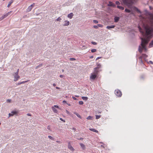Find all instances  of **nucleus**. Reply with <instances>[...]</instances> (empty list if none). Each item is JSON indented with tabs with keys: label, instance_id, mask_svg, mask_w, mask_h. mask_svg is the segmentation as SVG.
<instances>
[{
	"label": "nucleus",
	"instance_id": "obj_37",
	"mask_svg": "<svg viewBox=\"0 0 153 153\" xmlns=\"http://www.w3.org/2000/svg\"><path fill=\"white\" fill-rule=\"evenodd\" d=\"M116 4L119 5L120 4V3L118 1H116Z\"/></svg>",
	"mask_w": 153,
	"mask_h": 153
},
{
	"label": "nucleus",
	"instance_id": "obj_55",
	"mask_svg": "<svg viewBox=\"0 0 153 153\" xmlns=\"http://www.w3.org/2000/svg\"><path fill=\"white\" fill-rule=\"evenodd\" d=\"M101 146L103 148H105L103 146H102V145H101Z\"/></svg>",
	"mask_w": 153,
	"mask_h": 153
},
{
	"label": "nucleus",
	"instance_id": "obj_47",
	"mask_svg": "<svg viewBox=\"0 0 153 153\" xmlns=\"http://www.w3.org/2000/svg\"><path fill=\"white\" fill-rule=\"evenodd\" d=\"M7 102H11V100H10L8 99L7 100Z\"/></svg>",
	"mask_w": 153,
	"mask_h": 153
},
{
	"label": "nucleus",
	"instance_id": "obj_16",
	"mask_svg": "<svg viewBox=\"0 0 153 153\" xmlns=\"http://www.w3.org/2000/svg\"><path fill=\"white\" fill-rule=\"evenodd\" d=\"M89 130L91 131H92L93 132H96L97 133H98V132H99L97 130H96V129H95L94 128H90L89 129Z\"/></svg>",
	"mask_w": 153,
	"mask_h": 153
},
{
	"label": "nucleus",
	"instance_id": "obj_21",
	"mask_svg": "<svg viewBox=\"0 0 153 153\" xmlns=\"http://www.w3.org/2000/svg\"><path fill=\"white\" fill-rule=\"evenodd\" d=\"M13 0H12L9 2L8 4L7 5L8 7H9L10 6L11 4L13 3Z\"/></svg>",
	"mask_w": 153,
	"mask_h": 153
},
{
	"label": "nucleus",
	"instance_id": "obj_41",
	"mask_svg": "<svg viewBox=\"0 0 153 153\" xmlns=\"http://www.w3.org/2000/svg\"><path fill=\"white\" fill-rule=\"evenodd\" d=\"M19 71V69H18L17 70V72L16 73H15V74H16L18 75Z\"/></svg>",
	"mask_w": 153,
	"mask_h": 153
},
{
	"label": "nucleus",
	"instance_id": "obj_10",
	"mask_svg": "<svg viewBox=\"0 0 153 153\" xmlns=\"http://www.w3.org/2000/svg\"><path fill=\"white\" fill-rule=\"evenodd\" d=\"M18 113V111H12L11 113H9V116H13L14 114H16Z\"/></svg>",
	"mask_w": 153,
	"mask_h": 153
},
{
	"label": "nucleus",
	"instance_id": "obj_59",
	"mask_svg": "<svg viewBox=\"0 0 153 153\" xmlns=\"http://www.w3.org/2000/svg\"><path fill=\"white\" fill-rule=\"evenodd\" d=\"M99 113H101V112H99Z\"/></svg>",
	"mask_w": 153,
	"mask_h": 153
},
{
	"label": "nucleus",
	"instance_id": "obj_13",
	"mask_svg": "<svg viewBox=\"0 0 153 153\" xmlns=\"http://www.w3.org/2000/svg\"><path fill=\"white\" fill-rule=\"evenodd\" d=\"M108 6L114 7L115 6V4H113L112 2L109 1V4H108Z\"/></svg>",
	"mask_w": 153,
	"mask_h": 153
},
{
	"label": "nucleus",
	"instance_id": "obj_57",
	"mask_svg": "<svg viewBox=\"0 0 153 153\" xmlns=\"http://www.w3.org/2000/svg\"><path fill=\"white\" fill-rule=\"evenodd\" d=\"M137 11L139 12H140V11L138 9H137Z\"/></svg>",
	"mask_w": 153,
	"mask_h": 153
},
{
	"label": "nucleus",
	"instance_id": "obj_27",
	"mask_svg": "<svg viewBox=\"0 0 153 153\" xmlns=\"http://www.w3.org/2000/svg\"><path fill=\"white\" fill-rule=\"evenodd\" d=\"M125 11L126 12H127V13H130V10H128L127 9H125Z\"/></svg>",
	"mask_w": 153,
	"mask_h": 153
},
{
	"label": "nucleus",
	"instance_id": "obj_48",
	"mask_svg": "<svg viewBox=\"0 0 153 153\" xmlns=\"http://www.w3.org/2000/svg\"><path fill=\"white\" fill-rule=\"evenodd\" d=\"M27 115L28 116H31V115L30 114H27Z\"/></svg>",
	"mask_w": 153,
	"mask_h": 153
},
{
	"label": "nucleus",
	"instance_id": "obj_4",
	"mask_svg": "<svg viewBox=\"0 0 153 153\" xmlns=\"http://www.w3.org/2000/svg\"><path fill=\"white\" fill-rule=\"evenodd\" d=\"M12 12V11H10L2 16L0 18V21L2 20L3 19L7 17L8 15L10 14Z\"/></svg>",
	"mask_w": 153,
	"mask_h": 153
},
{
	"label": "nucleus",
	"instance_id": "obj_39",
	"mask_svg": "<svg viewBox=\"0 0 153 153\" xmlns=\"http://www.w3.org/2000/svg\"><path fill=\"white\" fill-rule=\"evenodd\" d=\"M60 120H61V121H63L64 122H65V120H63L62 118H60Z\"/></svg>",
	"mask_w": 153,
	"mask_h": 153
},
{
	"label": "nucleus",
	"instance_id": "obj_35",
	"mask_svg": "<svg viewBox=\"0 0 153 153\" xmlns=\"http://www.w3.org/2000/svg\"><path fill=\"white\" fill-rule=\"evenodd\" d=\"M66 112L69 115L70 114V112L67 110H66Z\"/></svg>",
	"mask_w": 153,
	"mask_h": 153
},
{
	"label": "nucleus",
	"instance_id": "obj_60",
	"mask_svg": "<svg viewBox=\"0 0 153 153\" xmlns=\"http://www.w3.org/2000/svg\"><path fill=\"white\" fill-rule=\"evenodd\" d=\"M1 124V123H0V125Z\"/></svg>",
	"mask_w": 153,
	"mask_h": 153
},
{
	"label": "nucleus",
	"instance_id": "obj_33",
	"mask_svg": "<svg viewBox=\"0 0 153 153\" xmlns=\"http://www.w3.org/2000/svg\"><path fill=\"white\" fill-rule=\"evenodd\" d=\"M98 26L100 27H103V25L101 24H98L97 25Z\"/></svg>",
	"mask_w": 153,
	"mask_h": 153
},
{
	"label": "nucleus",
	"instance_id": "obj_3",
	"mask_svg": "<svg viewBox=\"0 0 153 153\" xmlns=\"http://www.w3.org/2000/svg\"><path fill=\"white\" fill-rule=\"evenodd\" d=\"M122 1L124 4L129 7L133 3L134 0H122Z\"/></svg>",
	"mask_w": 153,
	"mask_h": 153
},
{
	"label": "nucleus",
	"instance_id": "obj_1",
	"mask_svg": "<svg viewBox=\"0 0 153 153\" xmlns=\"http://www.w3.org/2000/svg\"><path fill=\"white\" fill-rule=\"evenodd\" d=\"M153 25V22H151V26H149L148 25H143L144 28L145 33L142 31L141 27L139 26L138 27L140 31L142 34L143 37L141 38V44L142 48L139 46V51L141 53L143 49H146V45L147 44L150 39L152 37V32L153 31V29L152 27Z\"/></svg>",
	"mask_w": 153,
	"mask_h": 153
},
{
	"label": "nucleus",
	"instance_id": "obj_19",
	"mask_svg": "<svg viewBox=\"0 0 153 153\" xmlns=\"http://www.w3.org/2000/svg\"><path fill=\"white\" fill-rule=\"evenodd\" d=\"M80 145L83 149L84 150L85 149V146L84 144L82 143H80Z\"/></svg>",
	"mask_w": 153,
	"mask_h": 153
},
{
	"label": "nucleus",
	"instance_id": "obj_25",
	"mask_svg": "<svg viewBox=\"0 0 153 153\" xmlns=\"http://www.w3.org/2000/svg\"><path fill=\"white\" fill-rule=\"evenodd\" d=\"M101 117V115H96V118L97 119L100 118Z\"/></svg>",
	"mask_w": 153,
	"mask_h": 153
},
{
	"label": "nucleus",
	"instance_id": "obj_20",
	"mask_svg": "<svg viewBox=\"0 0 153 153\" xmlns=\"http://www.w3.org/2000/svg\"><path fill=\"white\" fill-rule=\"evenodd\" d=\"M74 114H76L78 117L81 118V117L80 116V115H79L78 113H77V112H74Z\"/></svg>",
	"mask_w": 153,
	"mask_h": 153
},
{
	"label": "nucleus",
	"instance_id": "obj_24",
	"mask_svg": "<svg viewBox=\"0 0 153 153\" xmlns=\"http://www.w3.org/2000/svg\"><path fill=\"white\" fill-rule=\"evenodd\" d=\"M117 8H119V9L121 10H123L124 9V8L123 7L121 6H117Z\"/></svg>",
	"mask_w": 153,
	"mask_h": 153
},
{
	"label": "nucleus",
	"instance_id": "obj_18",
	"mask_svg": "<svg viewBox=\"0 0 153 153\" xmlns=\"http://www.w3.org/2000/svg\"><path fill=\"white\" fill-rule=\"evenodd\" d=\"M65 23L63 25L64 26H68L69 24V22L68 21H65Z\"/></svg>",
	"mask_w": 153,
	"mask_h": 153
},
{
	"label": "nucleus",
	"instance_id": "obj_53",
	"mask_svg": "<svg viewBox=\"0 0 153 153\" xmlns=\"http://www.w3.org/2000/svg\"><path fill=\"white\" fill-rule=\"evenodd\" d=\"M53 85L54 86H56V84H55V83H53Z\"/></svg>",
	"mask_w": 153,
	"mask_h": 153
},
{
	"label": "nucleus",
	"instance_id": "obj_43",
	"mask_svg": "<svg viewBox=\"0 0 153 153\" xmlns=\"http://www.w3.org/2000/svg\"><path fill=\"white\" fill-rule=\"evenodd\" d=\"M101 58V57H97L96 59V60H97V59H100V58Z\"/></svg>",
	"mask_w": 153,
	"mask_h": 153
},
{
	"label": "nucleus",
	"instance_id": "obj_12",
	"mask_svg": "<svg viewBox=\"0 0 153 153\" xmlns=\"http://www.w3.org/2000/svg\"><path fill=\"white\" fill-rule=\"evenodd\" d=\"M101 67V65L100 64L97 63V67L95 68H94V69L96 68V71H97V72H98V71L97 69L100 68Z\"/></svg>",
	"mask_w": 153,
	"mask_h": 153
},
{
	"label": "nucleus",
	"instance_id": "obj_5",
	"mask_svg": "<svg viewBox=\"0 0 153 153\" xmlns=\"http://www.w3.org/2000/svg\"><path fill=\"white\" fill-rule=\"evenodd\" d=\"M55 108H57L58 109H60V108H59V106L57 105H54L53 106H52V108L53 111L54 113H57L58 112V111Z\"/></svg>",
	"mask_w": 153,
	"mask_h": 153
},
{
	"label": "nucleus",
	"instance_id": "obj_7",
	"mask_svg": "<svg viewBox=\"0 0 153 153\" xmlns=\"http://www.w3.org/2000/svg\"><path fill=\"white\" fill-rule=\"evenodd\" d=\"M143 56L146 57H147V56L145 54H143L142 55V56H140L139 58V63L141 65L143 64L142 57Z\"/></svg>",
	"mask_w": 153,
	"mask_h": 153
},
{
	"label": "nucleus",
	"instance_id": "obj_32",
	"mask_svg": "<svg viewBox=\"0 0 153 153\" xmlns=\"http://www.w3.org/2000/svg\"><path fill=\"white\" fill-rule=\"evenodd\" d=\"M79 103L80 105H83V102L82 101H79Z\"/></svg>",
	"mask_w": 153,
	"mask_h": 153
},
{
	"label": "nucleus",
	"instance_id": "obj_28",
	"mask_svg": "<svg viewBox=\"0 0 153 153\" xmlns=\"http://www.w3.org/2000/svg\"><path fill=\"white\" fill-rule=\"evenodd\" d=\"M28 81H23V82H21L19 83L18 84L19 85V84H22L24 83L25 82H27Z\"/></svg>",
	"mask_w": 153,
	"mask_h": 153
},
{
	"label": "nucleus",
	"instance_id": "obj_44",
	"mask_svg": "<svg viewBox=\"0 0 153 153\" xmlns=\"http://www.w3.org/2000/svg\"><path fill=\"white\" fill-rule=\"evenodd\" d=\"M64 75H60V77L61 78H63L64 77Z\"/></svg>",
	"mask_w": 153,
	"mask_h": 153
},
{
	"label": "nucleus",
	"instance_id": "obj_50",
	"mask_svg": "<svg viewBox=\"0 0 153 153\" xmlns=\"http://www.w3.org/2000/svg\"><path fill=\"white\" fill-rule=\"evenodd\" d=\"M144 77V76H142L141 77V78H142V79H143Z\"/></svg>",
	"mask_w": 153,
	"mask_h": 153
},
{
	"label": "nucleus",
	"instance_id": "obj_8",
	"mask_svg": "<svg viewBox=\"0 0 153 153\" xmlns=\"http://www.w3.org/2000/svg\"><path fill=\"white\" fill-rule=\"evenodd\" d=\"M34 5L35 3H34L29 6L27 10V11L28 12L32 10L33 7L34 6Z\"/></svg>",
	"mask_w": 153,
	"mask_h": 153
},
{
	"label": "nucleus",
	"instance_id": "obj_49",
	"mask_svg": "<svg viewBox=\"0 0 153 153\" xmlns=\"http://www.w3.org/2000/svg\"><path fill=\"white\" fill-rule=\"evenodd\" d=\"M47 128H48V130H50V126H48V127Z\"/></svg>",
	"mask_w": 153,
	"mask_h": 153
},
{
	"label": "nucleus",
	"instance_id": "obj_11",
	"mask_svg": "<svg viewBox=\"0 0 153 153\" xmlns=\"http://www.w3.org/2000/svg\"><path fill=\"white\" fill-rule=\"evenodd\" d=\"M68 148L70 150L74 151V149L72 147V146L71 145V143L70 142H69L68 143Z\"/></svg>",
	"mask_w": 153,
	"mask_h": 153
},
{
	"label": "nucleus",
	"instance_id": "obj_30",
	"mask_svg": "<svg viewBox=\"0 0 153 153\" xmlns=\"http://www.w3.org/2000/svg\"><path fill=\"white\" fill-rule=\"evenodd\" d=\"M61 20V18L60 17H59L56 19V21H60Z\"/></svg>",
	"mask_w": 153,
	"mask_h": 153
},
{
	"label": "nucleus",
	"instance_id": "obj_38",
	"mask_svg": "<svg viewBox=\"0 0 153 153\" xmlns=\"http://www.w3.org/2000/svg\"><path fill=\"white\" fill-rule=\"evenodd\" d=\"M91 43L92 44H93L94 45H96L97 44V43L94 42H91Z\"/></svg>",
	"mask_w": 153,
	"mask_h": 153
},
{
	"label": "nucleus",
	"instance_id": "obj_2",
	"mask_svg": "<svg viewBox=\"0 0 153 153\" xmlns=\"http://www.w3.org/2000/svg\"><path fill=\"white\" fill-rule=\"evenodd\" d=\"M98 72L97 71H96V68L94 69V72L91 74L90 78V80H94L96 78Z\"/></svg>",
	"mask_w": 153,
	"mask_h": 153
},
{
	"label": "nucleus",
	"instance_id": "obj_34",
	"mask_svg": "<svg viewBox=\"0 0 153 153\" xmlns=\"http://www.w3.org/2000/svg\"><path fill=\"white\" fill-rule=\"evenodd\" d=\"M70 59L71 61H74V60H76L74 58H70Z\"/></svg>",
	"mask_w": 153,
	"mask_h": 153
},
{
	"label": "nucleus",
	"instance_id": "obj_15",
	"mask_svg": "<svg viewBox=\"0 0 153 153\" xmlns=\"http://www.w3.org/2000/svg\"><path fill=\"white\" fill-rule=\"evenodd\" d=\"M115 27V26L114 25H111L110 26H108L106 27V28L108 29H109L111 28H114Z\"/></svg>",
	"mask_w": 153,
	"mask_h": 153
},
{
	"label": "nucleus",
	"instance_id": "obj_9",
	"mask_svg": "<svg viewBox=\"0 0 153 153\" xmlns=\"http://www.w3.org/2000/svg\"><path fill=\"white\" fill-rule=\"evenodd\" d=\"M14 81H16L20 77L18 75L15 74V75H14Z\"/></svg>",
	"mask_w": 153,
	"mask_h": 153
},
{
	"label": "nucleus",
	"instance_id": "obj_17",
	"mask_svg": "<svg viewBox=\"0 0 153 153\" xmlns=\"http://www.w3.org/2000/svg\"><path fill=\"white\" fill-rule=\"evenodd\" d=\"M120 18L118 17H115L114 18V22H117L119 20Z\"/></svg>",
	"mask_w": 153,
	"mask_h": 153
},
{
	"label": "nucleus",
	"instance_id": "obj_40",
	"mask_svg": "<svg viewBox=\"0 0 153 153\" xmlns=\"http://www.w3.org/2000/svg\"><path fill=\"white\" fill-rule=\"evenodd\" d=\"M98 25L97 26V25H94V27L95 28H98Z\"/></svg>",
	"mask_w": 153,
	"mask_h": 153
},
{
	"label": "nucleus",
	"instance_id": "obj_51",
	"mask_svg": "<svg viewBox=\"0 0 153 153\" xmlns=\"http://www.w3.org/2000/svg\"><path fill=\"white\" fill-rule=\"evenodd\" d=\"M63 102L64 103H66V101H65V100H64L63 101Z\"/></svg>",
	"mask_w": 153,
	"mask_h": 153
},
{
	"label": "nucleus",
	"instance_id": "obj_29",
	"mask_svg": "<svg viewBox=\"0 0 153 153\" xmlns=\"http://www.w3.org/2000/svg\"><path fill=\"white\" fill-rule=\"evenodd\" d=\"M48 137L50 139L52 140H53L54 139L51 136L49 135L48 136Z\"/></svg>",
	"mask_w": 153,
	"mask_h": 153
},
{
	"label": "nucleus",
	"instance_id": "obj_42",
	"mask_svg": "<svg viewBox=\"0 0 153 153\" xmlns=\"http://www.w3.org/2000/svg\"><path fill=\"white\" fill-rule=\"evenodd\" d=\"M42 64H41L40 65H39L38 66V67H42Z\"/></svg>",
	"mask_w": 153,
	"mask_h": 153
},
{
	"label": "nucleus",
	"instance_id": "obj_22",
	"mask_svg": "<svg viewBox=\"0 0 153 153\" xmlns=\"http://www.w3.org/2000/svg\"><path fill=\"white\" fill-rule=\"evenodd\" d=\"M150 19L152 20H153V14L150 13L149 14Z\"/></svg>",
	"mask_w": 153,
	"mask_h": 153
},
{
	"label": "nucleus",
	"instance_id": "obj_6",
	"mask_svg": "<svg viewBox=\"0 0 153 153\" xmlns=\"http://www.w3.org/2000/svg\"><path fill=\"white\" fill-rule=\"evenodd\" d=\"M115 94L118 97H120L122 96V94L121 92L119 90H116L115 91Z\"/></svg>",
	"mask_w": 153,
	"mask_h": 153
},
{
	"label": "nucleus",
	"instance_id": "obj_31",
	"mask_svg": "<svg viewBox=\"0 0 153 153\" xmlns=\"http://www.w3.org/2000/svg\"><path fill=\"white\" fill-rule=\"evenodd\" d=\"M92 117H91V116H88L87 118V120H91L92 119Z\"/></svg>",
	"mask_w": 153,
	"mask_h": 153
},
{
	"label": "nucleus",
	"instance_id": "obj_52",
	"mask_svg": "<svg viewBox=\"0 0 153 153\" xmlns=\"http://www.w3.org/2000/svg\"><path fill=\"white\" fill-rule=\"evenodd\" d=\"M56 88L58 89H60L59 88V87H56Z\"/></svg>",
	"mask_w": 153,
	"mask_h": 153
},
{
	"label": "nucleus",
	"instance_id": "obj_26",
	"mask_svg": "<svg viewBox=\"0 0 153 153\" xmlns=\"http://www.w3.org/2000/svg\"><path fill=\"white\" fill-rule=\"evenodd\" d=\"M96 49H91V51L92 53L95 52L96 51Z\"/></svg>",
	"mask_w": 153,
	"mask_h": 153
},
{
	"label": "nucleus",
	"instance_id": "obj_14",
	"mask_svg": "<svg viewBox=\"0 0 153 153\" xmlns=\"http://www.w3.org/2000/svg\"><path fill=\"white\" fill-rule=\"evenodd\" d=\"M74 14L73 13H71L68 15V17L70 19H71L73 16Z\"/></svg>",
	"mask_w": 153,
	"mask_h": 153
},
{
	"label": "nucleus",
	"instance_id": "obj_23",
	"mask_svg": "<svg viewBox=\"0 0 153 153\" xmlns=\"http://www.w3.org/2000/svg\"><path fill=\"white\" fill-rule=\"evenodd\" d=\"M82 98L84 100H87L88 99V98L87 97H82Z\"/></svg>",
	"mask_w": 153,
	"mask_h": 153
},
{
	"label": "nucleus",
	"instance_id": "obj_45",
	"mask_svg": "<svg viewBox=\"0 0 153 153\" xmlns=\"http://www.w3.org/2000/svg\"><path fill=\"white\" fill-rule=\"evenodd\" d=\"M72 98L73 99H74L75 100H76L77 99L75 97H72Z\"/></svg>",
	"mask_w": 153,
	"mask_h": 153
},
{
	"label": "nucleus",
	"instance_id": "obj_46",
	"mask_svg": "<svg viewBox=\"0 0 153 153\" xmlns=\"http://www.w3.org/2000/svg\"><path fill=\"white\" fill-rule=\"evenodd\" d=\"M56 142L58 143H61L59 141H56Z\"/></svg>",
	"mask_w": 153,
	"mask_h": 153
},
{
	"label": "nucleus",
	"instance_id": "obj_54",
	"mask_svg": "<svg viewBox=\"0 0 153 153\" xmlns=\"http://www.w3.org/2000/svg\"><path fill=\"white\" fill-rule=\"evenodd\" d=\"M94 57V56H91L90 57L91 58H93Z\"/></svg>",
	"mask_w": 153,
	"mask_h": 153
},
{
	"label": "nucleus",
	"instance_id": "obj_36",
	"mask_svg": "<svg viewBox=\"0 0 153 153\" xmlns=\"http://www.w3.org/2000/svg\"><path fill=\"white\" fill-rule=\"evenodd\" d=\"M94 22L96 24L98 23V21L96 20H94Z\"/></svg>",
	"mask_w": 153,
	"mask_h": 153
},
{
	"label": "nucleus",
	"instance_id": "obj_56",
	"mask_svg": "<svg viewBox=\"0 0 153 153\" xmlns=\"http://www.w3.org/2000/svg\"><path fill=\"white\" fill-rule=\"evenodd\" d=\"M75 96L76 97H79V96H78V95H75Z\"/></svg>",
	"mask_w": 153,
	"mask_h": 153
},
{
	"label": "nucleus",
	"instance_id": "obj_58",
	"mask_svg": "<svg viewBox=\"0 0 153 153\" xmlns=\"http://www.w3.org/2000/svg\"><path fill=\"white\" fill-rule=\"evenodd\" d=\"M150 62H151V63H152V61H150Z\"/></svg>",
	"mask_w": 153,
	"mask_h": 153
}]
</instances>
